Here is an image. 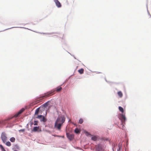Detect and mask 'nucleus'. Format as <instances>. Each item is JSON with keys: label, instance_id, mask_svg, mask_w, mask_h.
Segmentation results:
<instances>
[{"label": "nucleus", "instance_id": "obj_1", "mask_svg": "<svg viewBox=\"0 0 151 151\" xmlns=\"http://www.w3.org/2000/svg\"><path fill=\"white\" fill-rule=\"evenodd\" d=\"M65 118L63 116L58 117L55 124L54 127L58 130L60 129L61 127L65 121Z\"/></svg>", "mask_w": 151, "mask_h": 151}, {"label": "nucleus", "instance_id": "obj_2", "mask_svg": "<svg viewBox=\"0 0 151 151\" xmlns=\"http://www.w3.org/2000/svg\"><path fill=\"white\" fill-rule=\"evenodd\" d=\"M55 91V90H52L40 96L39 97H38V103L42 101L45 98L52 95H53L52 93Z\"/></svg>", "mask_w": 151, "mask_h": 151}, {"label": "nucleus", "instance_id": "obj_3", "mask_svg": "<svg viewBox=\"0 0 151 151\" xmlns=\"http://www.w3.org/2000/svg\"><path fill=\"white\" fill-rule=\"evenodd\" d=\"M119 119L121 122V124L122 125V127L123 128L124 126V125L125 124V121L126 120V119L125 115L123 114H121L120 116Z\"/></svg>", "mask_w": 151, "mask_h": 151}, {"label": "nucleus", "instance_id": "obj_4", "mask_svg": "<svg viewBox=\"0 0 151 151\" xmlns=\"http://www.w3.org/2000/svg\"><path fill=\"white\" fill-rule=\"evenodd\" d=\"M1 139L4 143H5L7 141V137L6 134L4 132L2 133L1 136Z\"/></svg>", "mask_w": 151, "mask_h": 151}, {"label": "nucleus", "instance_id": "obj_5", "mask_svg": "<svg viewBox=\"0 0 151 151\" xmlns=\"http://www.w3.org/2000/svg\"><path fill=\"white\" fill-rule=\"evenodd\" d=\"M38 119H39L41 122L44 123L46 122L47 120L45 116L42 115H38Z\"/></svg>", "mask_w": 151, "mask_h": 151}, {"label": "nucleus", "instance_id": "obj_6", "mask_svg": "<svg viewBox=\"0 0 151 151\" xmlns=\"http://www.w3.org/2000/svg\"><path fill=\"white\" fill-rule=\"evenodd\" d=\"M24 110L25 109L24 108H22L17 113L14 115V117H17L20 114L22 113L24 111Z\"/></svg>", "mask_w": 151, "mask_h": 151}, {"label": "nucleus", "instance_id": "obj_7", "mask_svg": "<svg viewBox=\"0 0 151 151\" xmlns=\"http://www.w3.org/2000/svg\"><path fill=\"white\" fill-rule=\"evenodd\" d=\"M67 137L70 140H72L74 138V136L73 134L67 133Z\"/></svg>", "mask_w": 151, "mask_h": 151}, {"label": "nucleus", "instance_id": "obj_8", "mask_svg": "<svg viewBox=\"0 0 151 151\" xmlns=\"http://www.w3.org/2000/svg\"><path fill=\"white\" fill-rule=\"evenodd\" d=\"M56 6L58 8H60L61 7V5L60 2L58 0H54Z\"/></svg>", "mask_w": 151, "mask_h": 151}, {"label": "nucleus", "instance_id": "obj_9", "mask_svg": "<svg viewBox=\"0 0 151 151\" xmlns=\"http://www.w3.org/2000/svg\"><path fill=\"white\" fill-rule=\"evenodd\" d=\"M45 108L41 105L40 107L38 108V113L42 114V112L45 111Z\"/></svg>", "mask_w": 151, "mask_h": 151}, {"label": "nucleus", "instance_id": "obj_10", "mask_svg": "<svg viewBox=\"0 0 151 151\" xmlns=\"http://www.w3.org/2000/svg\"><path fill=\"white\" fill-rule=\"evenodd\" d=\"M96 150L97 151H101L102 150L101 146L99 145H98L96 148Z\"/></svg>", "mask_w": 151, "mask_h": 151}, {"label": "nucleus", "instance_id": "obj_11", "mask_svg": "<svg viewBox=\"0 0 151 151\" xmlns=\"http://www.w3.org/2000/svg\"><path fill=\"white\" fill-rule=\"evenodd\" d=\"M49 102H50V101H48L42 105V106L45 108L49 105Z\"/></svg>", "mask_w": 151, "mask_h": 151}, {"label": "nucleus", "instance_id": "obj_12", "mask_svg": "<svg viewBox=\"0 0 151 151\" xmlns=\"http://www.w3.org/2000/svg\"><path fill=\"white\" fill-rule=\"evenodd\" d=\"M62 89V88L60 86H58L56 88V91L57 92H58L60 91Z\"/></svg>", "mask_w": 151, "mask_h": 151}, {"label": "nucleus", "instance_id": "obj_13", "mask_svg": "<svg viewBox=\"0 0 151 151\" xmlns=\"http://www.w3.org/2000/svg\"><path fill=\"white\" fill-rule=\"evenodd\" d=\"M84 69L83 68H81L79 70H78V72L80 74H82L84 72Z\"/></svg>", "mask_w": 151, "mask_h": 151}, {"label": "nucleus", "instance_id": "obj_14", "mask_svg": "<svg viewBox=\"0 0 151 151\" xmlns=\"http://www.w3.org/2000/svg\"><path fill=\"white\" fill-rule=\"evenodd\" d=\"M117 94L121 98L123 96V94L121 91L118 92Z\"/></svg>", "mask_w": 151, "mask_h": 151}, {"label": "nucleus", "instance_id": "obj_15", "mask_svg": "<svg viewBox=\"0 0 151 151\" xmlns=\"http://www.w3.org/2000/svg\"><path fill=\"white\" fill-rule=\"evenodd\" d=\"M38 130V127H34L32 131L34 132H36Z\"/></svg>", "mask_w": 151, "mask_h": 151}, {"label": "nucleus", "instance_id": "obj_16", "mask_svg": "<svg viewBox=\"0 0 151 151\" xmlns=\"http://www.w3.org/2000/svg\"><path fill=\"white\" fill-rule=\"evenodd\" d=\"M119 111H121L122 112V113H124V109L123 108H122L121 106H119Z\"/></svg>", "mask_w": 151, "mask_h": 151}, {"label": "nucleus", "instance_id": "obj_17", "mask_svg": "<svg viewBox=\"0 0 151 151\" xmlns=\"http://www.w3.org/2000/svg\"><path fill=\"white\" fill-rule=\"evenodd\" d=\"M75 132L77 134H78L80 132V131L78 129L76 128L75 130Z\"/></svg>", "mask_w": 151, "mask_h": 151}, {"label": "nucleus", "instance_id": "obj_18", "mask_svg": "<svg viewBox=\"0 0 151 151\" xmlns=\"http://www.w3.org/2000/svg\"><path fill=\"white\" fill-rule=\"evenodd\" d=\"M91 139L94 141H96L97 139V137L96 136H93L91 137Z\"/></svg>", "mask_w": 151, "mask_h": 151}, {"label": "nucleus", "instance_id": "obj_19", "mask_svg": "<svg viewBox=\"0 0 151 151\" xmlns=\"http://www.w3.org/2000/svg\"><path fill=\"white\" fill-rule=\"evenodd\" d=\"M0 148L2 151H6L3 146L1 145H0Z\"/></svg>", "mask_w": 151, "mask_h": 151}, {"label": "nucleus", "instance_id": "obj_20", "mask_svg": "<svg viewBox=\"0 0 151 151\" xmlns=\"http://www.w3.org/2000/svg\"><path fill=\"white\" fill-rule=\"evenodd\" d=\"M10 140L11 142H14L15 141V139L14 137H12L10 138Z\"/></svg>", "mask_w": 151, "mask_h": 151}, {"label": "nucleus", "instance_id": "obj_21", "mask_svg": "<svg viewBox=\"0 0 151 151\" xmlns=\"http://www.w3.org/2000/svg\"><path fill=\"white\" fill-rule=\"evenodd\" d=\"M6 145L8 146H10L11 144L9 142H7L6 143Z\"/></svg>", "mask_w": 151, "mask_h": 151}, {"label": "nucleus", "instance_id": "obj_22", "mask_svg": "<svg viewBox=\"0 0 151 151\" xmlns=\"http://www.w3.org/2000/svg\"><path fill=\"white\" fill-rule=\"evenodd\" d=\"M83 122V120L82 119H81L79 120V123L80 124H82Z\"/></svg>", "mask_w": 151, "mask_h": 151}, {"label": "nucleus", "instance_id": "obj_23", "mask_svg": "<svg viewBox=\"0 0 151 151\" xmlns=\"http://www.w3.org/2000/svg\"><path fill=\"white\" fill-rule=\"evenodd\" d=\"M85 134H86V136H88L89 135H91L88 132H85Z\"/></svg>", "mask_w": 151, "mask_h": 151}, {"label": "nucleus", "instance_id": "obj_24", "mask_svg": "<svg viewBox=\"0 0 151 151\" xmlns=\"http://www.w3.org/2000/svg\"><path fill=\"white\" fill-rule=\"evenodd\" d=\"M37 123H38L37 121H35L34 123V125H37Z\"/></svg>", "mask_w": 151, "mask_h": 151}, {"label": "nucleus", "instance_id": "obj_25", "mask_svg": "<svg viewBox=\"0 0 151 151\" xmlns=\"http://www.w3.org/2000/svg\"><path fill=\"white\" fill-rule=\"evenodd\" d=\"M35 114L36 115H37V114H38V108H37L35 111Z\"/></svg>", "mask_w": 151, "mask_h": 151}, {"label": "nucleus", "instance_id": "obj_26", "mask_svg": "<svg viewBox=\"0 0 151 151\" xmlns=\"http://www.w3.org/2000/svg\"><path fill=\"white\" fill-rule=\"evenodd\" d=\"M117 151H121L120 147L119 146L118 147V148L117 149Z\"/></svg>", "mask_w": 151, "mask_h": 151}, {"label": "nucleus", "instance_id": "obj_27", "mask_svg": "<svg viewBox=\"0 0 151 151\" xmlns=\"http://www.w3.org/2000/svg\"><path fill=\"white\" fill-rule=\"evenodd\" d=\"M30 126H32L34 124V123H33L32 122V123H31L30 124Z\"/></svg>", "mask_w": 151, "mask_h": 151}, {"label": "nucleus", "instance_id": "obj_28", "mask_svg": "<svg viewBox=\"0 0 151 151\" xmlns=\"http://www.w3.org/2000/svg\"><path fill=\"white\" fill-rule=\"evenodd\" d=\"M24 129L22 130V131H24Z\"/></svg>", "mask_w": 151, "mask_h": 151}, {"label": "nucleus", "instance_id": "obj_29", "mask_svg": "<svg viewBox=\"0 0 151 151\" xmlns=\"http://www.w3.org/2000/svg\"><path fill=\"white\" fill-rule=\"evenodd\" d=\"M14 151H18L17 150H15Z\"/></svg>", "mask_w": 151, "mask_h": 151}]
</instances>
